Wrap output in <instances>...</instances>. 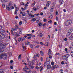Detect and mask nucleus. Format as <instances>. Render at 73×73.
Wrapping results in <instances>:
<instances>
[{
    "label": "nucleus",
    "mask_w": 73,
    "mask_h": 73,
    "mask_svg": "<svg viewBox=\"0 0 73 73\" xmlns=\"http://www.w3.org/2000/svg\"><path fill=\"white\" fill-rule=\"evenodd\" d=\"M38 35H39L38 36H39V37H42V36H43V35H42V33L38 34Z\"/></svg>",
    "instance_id": "obj_19"
},
{
    "label": "nucleus",
    "mask_w": 73,
    "mask_h": 73,
    "mask_svg": "<svg viewBox=\"0 0 73 73\" xmlns=\"http://www.w3.org/2000/svg\"><path fill=\"white\" fill-rule=\"evenodd\" d=\"M46 62H47V64H50V60L47 61H46Z\"/></svg>",
    "instance_id": "obj_26"
},
{
    "label": "nucleus",
    "mask_w": 73,
    "mask_h": 73,
    "mask_svg": "<svg viewBox=\"0 0 73 73\" xmlns=\"http://www.w3.org/2000/svg\"><path fill=\"white\" fill-rule=\"evenodd\" d=\"M25 69H28V68H27V66H25Z\"/></svg>",
    "instance_id": "obj_60"
},
{
    "label": "nucleus",
    "mask_w": 73,
    "mask_h": 73,
    "mask_svg": "<svg viewBox=\"0 0 73 73\" xmlns=\"http://www.w3.org/2000/svg\"><path fill=\"white\" fill-rule=\"evenodd\" d=\"M44 67H45L46 66V62H45L44 63Z\"/></svg>",
    "instance_id": "obj_36"
},
{
    "label": "nucleus",
    "mask_w": 73,
    "mask_h": 73,
    "mask_svg": "<svg viewBox=\"0 0 73 73\" xmlns=\"http://www.w3.org/2000/svg\"><path fill=\"white\" fill-rule=\"evenodd\" d=\"M51 64L52 65H54V62H52L51 63Z\"/></svg>",
    "instance_id": "obj_52"
},
{
    "label": "nucleus",
    "mask_w": 73,
    "mask_h": 73,
    "mask_svg": "<svg viewBox=\"0 0 73 73\" xmlns=\"http://www.w3.org/2000/svg\"><path fill=\"white\" fill-rule=\"evenodd\" d=\"M72 31H73V29H70L68 31V32H69V33H70L72 32Z\"/></svg>",
    "instance_id": "obj_20"
},
{
    "label": "nucleus",
    "mask_w": 73,
    "mask_h": 73,
    "mask_svg": "<svg viewBox=\"0 0 73 73\" xmlns=\"http://www.w3.org/2000/svg\"><path fill=\"white\" fill-rule=\"evenodd\" d=\"M40 52V54L42 55V56H43V55H44V53H43V52H42V51H41Z\"/></svg>",
    "instance_id": "obj_24"
},
{
    "label": "nucleus",
    "mask_w": 73,
    "mask_h": 73,
    "mask_svg": "<svg viewBox=\"0 0 73 73\" xmlns=\"http://www.w3.org/2000/svg\"><path fill=\"white\" fill-rule=\"evenodd\" d=\"M25 45H30V42H29L28 41H26L25 42Z\"/></svg>",
    "instance_id": "obj_12"
},
{
    "label": "nucleus",
    "mask_w": 73,
    "mask_h": 73,
    "mask_svg": "<svg viewBox=\"0 0 73 73\" xmlns=\"http://www.w3.org/2000/svg\"><path fill=\"white\" fill-rule=\"evenodd\" d=\"M59 54H60V53H56V54L55 55H59Z\"/></svg>",
    "instance_id": "obj_61"
},
{
    "label": "nucleus",
    "mask_w": 73,
    "mask_h": 73,
    "mask_svg": "<svg viewBox=\"0 0 73 73\" xmlns=\"http://www.w3.org/2000/svg\"><path fill=\"white\" fill-rule=\"evenodd\" d=\"M17 11H18V10H17V9H16L15 11L14 14L16 15H17Z\"/></svg>",
    "instance_id": "obj_18"
},
{
    "label": "nucleus",
    "mask_w": 73,
    "mask_h": 73,
    "mask_svg": "<svg viewBox=\"0 0 73 73\" xmlns=\"http://www.w3.org/2000/svg\"><path fill=\"white\" fill-rule=\"evenodd\" d=\"M43 21L44 22H46V19H44Z\"/></svg>",
    "instance_id": "obj_54"
},
{
    "label": "nucleus",
    "mask_w": 73,
    "mask_h": 73,
    "mask_svg": "<svg viewBox=\"0 0 73 73\" xmlns=\"http://www.w3.org/2000/svg\"><path fill=\"white\" fill-rule=\"evenodd\" d=\"M0 73H4V69H0Z\"/></svg>",
    "instance_id": "obj_8"
},
{
    "label": "nucleus",
    "mask_w": 73,
    "mask_h": 73,
    "mask_svg": "<svg viewBox=\"0 0 73 73\" xmlns=\"http://www.w3.org/2000/svg\"><path fill=\"white\" fill-rule=\"evenodd\" d=\"M46 25V23H44L43 25V27H44V26H45Z\"/></svg>",
    "instance_id": "obj_53"
},
{
    "label": "nucleus",
    "mask_w": 73,
    "mask_h": 73,
    "mask_svg": "<svg viewBox=\"0 0 73 73\" xmlns=\"http://www.w3.org/2000/svg\"><path fill=\"white\" fill-rule=\"evenodd\" d=\"M53 8H51V9H50V11L51 12H53Z\"/></svg>",
    "instance_id": "obj_29"
},
{
    "label": "nucleus",
    "mask_w": 73,
    "mask_h": 73,
    "mask_svg": "<svg viewBox=\"0 0 73 73\" xmlns=\"http://www.w3.org/2000/svg\"><path fill=\"white\" fill-rule=\"evenodd\" d=\"M56 66H58V65H56L55 66H53L52 67V69H55V68H57V67H56Z\"/></svg>",
    "instance_id": "obj_14"
},
{
    "label": "nucleus",
    "mask_w": 73,
    "mask_h": 73,
    "mask_svg": "<svg viewBox=\"0 0 73 73\" xmlns=\"http://www.w3.org/2000/svg\"><path fill=\"white\" fill-rule=\"evenodd\" d=\"M28 2H27V3L25 4V7L24 8H23V9L24 10H27V8L28 7Z\"/></svg>",
    "instance_id": "obj_4"
},
{
    "label": "nucleus",
    "mask_w": 73,
    "mask_h": 73,
    "mask_svg": "<svg viewBox=\"0 0 73 73\" xmlns=\"http://www.w3.org/2000/svg\"><path fill=\"white\" fill-rule=\"evenodd\" d=\"M14 6H15V8H16V9H17V7H16V4H14Z\"/></svg>",
    "instance_id": "obj_63"
},
{
    "label": "nucleus",
    "mask_w": 73,
    "mask_h": 73,
    "mask_svg": "<svg viewBox=\"0 0 73 73\" xmlns=\"http://www.w3.org/2000/svg\"><path fill=\"white\" fill-rule=\"evenodd\" d=\"M22 24V22L21 21L19 22V24L20 25H21V24Z\"/></svg>",
    "instance_id": "obj_55"
},
{
    "label": "nucleus",
    "mask_w": 73,
    "mask_h": 73,
    "mask_svg": "<svg viewBox=\"0 0 73 73\" xmlns=\"http://www.w3.org/2000/svg\"><path fill=\"white\" fill-rule=\"evenodd\" d=\"M2 46L3 48V49H4L5 48H6V46H7V44H3Z\"/></svg>",
    "instance_id": "obj_10"
},
{
    "label": "nucleus",
    "mask_w": 73,
    "mask_h": 73,
    "mask_svg": "<svg viewBox=\"0 0 73 73\" xmlns=\"http://www.w3.org/2000/svg\"><path fill=\"white\" fill-rule=\"evenodd\" d=\"M33 11H36L37 10V9H36L35 7H34L33 8Z\"/></svg>",
    "instance_id": "obj_33"
},
{
    "label": "nucleus",
    "mask_w": 73,
    "mask_h": 73,
    "mask_svg": "<svg viewBox=\"0 0 73 73\" xmlns=\"http://www.w3.org/2000/svg\"><path fill=\"white\" fill-rule=\"evenodd\" d=\"M71 35V33L69 32H68L67 33V35H66V36L67 37H68L69 36Z\"/></svg>",
    "instance_id": "obj_13"
},
{
    "label": "nucleus",
    "mask_w": 73,
    "mask_h": 73,
    "mask_svg": "<svg viewBox=\"0 0 73 73\" xmlns=\"http://www.w3.org/2000/svg\"><path fill=\"white\" fill-rule=\"evenodd\" d=\"M42 25V24H41V23H38V25L40 27H41V26Z\"/></svg>",
    "instance_id": "obj_35"
},
{
    "label": "nucleus",
    "mask_w": 73,
    "mask_h": 73,
    "mask_svg": "<svg viewBox=\"0 0 73 73\" xmlns=\"http://www.w3.org/2000/svg\"><path fill=\"white\" fill-rule=\"evenodd\" d=\"M28 39H29H29L31 38V36H29L27 37Z\"/></svg>",
    "instance_id": "obj_48"
},
{
    "label": "nucleus",
    "mask_w": 73,
    "mask_h": 73,
    "mask_svg": "<svg viewBox=\"0 0 73 73\" xmlns=\"http://www.w3.org/2000/svg\"><path fill=\"white\" fill-rule=\"evenodd\" d=\"M22 15L23 16H25V13H23Z\"/></svg>",
    "instance_id": "obj_31"
},
{
    "label": "nucleus",
    "mask_w": 73,
    "mask_h": 73,
    "mask_svg": "<svg viewBox=\"0 0 73 73\" xmlns=\"http://www.w3.org/2000/svg\"><path fill=\"white\" fill-rule=\"evenodd\" d=\"M7 58V55L5 53H2L0 55V60L3 59L4 60Z\"/></svg>",
    "instance_id": "obj_2"
},
{
    "label": "nucleus",
    "mask_w": 73,
    "mask_h": 73,
    "mask_svg": "<svg viewBox=\"0 0 73 73\" xmlns=\"http://www.w3.org/2000/svg\"><path fill=\"white\" fill-rule=\"evenodd\" d=\"M36 20V18H34L33 19V21H35Z\"/></svg>",
    "instance_id": "obj_38"
},
{
    "label": "nucleus",
    "mask_w": 73,
    "mask_h": 73,
    "mask_svg": "<svg viewBox=\"0 0 73 73\" xmlns=\"http://www.w3.org/2000/svg\"><path fill=\"white\" fill-rule=\"evenodd\" d=\"M3 49V48L2 46H0V50H2V49Z\"/></svg>",
    "instance_id": "obj_30"
},
{
    "label": "nucleus",
    "mask_w": 73,
    "mask_h": 73,
    "mask_svg": "<svg viewBox=\"0 0 73 73\" xmlns=\"http://www.w3.org/2000/svg\"><path fill=\"white\" fill-rule=\"evenodd\" d=\"M36 56H37V57H39L40 56V54H38L37 55H36Z\"/></svg>",
    "instance_id": "obj_56"
},
{
    "label": "nucleus",
    "mask_w": 73,
    "mask_h": 73,
    "mask_svg": "<svg viewBox=\"0 0 73 73\" xmlns=\"http://www.w3.org/2000/svg\"><path fill=\"white\" fill-rule=\"evenodd\" d=\"M43 13L42 12L40 13V15H41V16H43Z\"/></svg>",
    "instance_id": "obj_62"
},
{
    "label": "nucleus",
    "mask_w": 73,
    "mask_h": 73,
    "mask_svg": "<svg viewBox=\"0 0 73 73\" xmlns=\"http://www.w3.org/2000/svg\"><path fill=\"white\" fill-rule=\"evenodd\" d=\"M16 30H17V29L16 28H13L12 29L11 31V34L13 35H15L16 37H19L20 36V34H17V33L14 32V33L13 32V31H16Z\"/></svg>",
    "instance_id": "obj_1"
},
{
    "label": "nucleus",
    "mask_w": 73,
    "mask_h": 73,
    "mask_svg": "<svg viewBox=\"0 0 73 73\" xmlns=\"http://www.w3.org/2000/svg\"><path fill=\"white\" fill-rule=\"evenodd\" d=\"M45 46H48V45H49V43L46 42L44 44Z\"/></svg>",
    "instance_id": "obj_22"
},
{
    "label": "nucleus",
    "mask_w": 73,
    "mask_h": 73,
    "mask_svg": "<svg viewBox=\"0 0 73 73\" xmlns=\"http://www.w3.org/2000/svg\"><path fill=\"white\" fill-rule=\"evenodd\" d=\"M2 62H0V67H1L2 66Z\"/></svg>",
    "instance_id": "obj_43"
},
{
    "label": "nucleus",
    "mask_w": 73,
    "mask_h": 73,
    "mask_svg": "<svg viewBox=\"0 0 73 73\" xmlns=\"http://www.w3.org/2000/svg\"><path fill=\"white\" fill-rule=\"evenodd\" d=\"M69 40H73V36H70L69 37Z\"/></svg>",
    "instance_id": "obj_21"
},
{
    "label": "nucleus",
    "mask_w": 73,
    "mask_h": 73,
    "mask_svg": "<svg viewBox=\"0 0 73 73\" xmlns=\"http://www.w3.org/2000/svg\"><path fill=\"white\" fill-rule=\"evenodd\" d=\"M6 9L8 11H11V7L9 6H6Z\"/></svg>",
    "instance_id": "obj_6"
},
{
    "label": "nucleus",
    "mask_w": 73,
    "mask_h": 73,
    "mask_svg": "<svg viewBox=\"0 0 73 73\" xmlns=\"http://www.w3.org/2000/svg\"><path fill=\"white\" fill-rule=\"evenodd\" d=\"M21 4L22 5H24V3L22 2L21 3Z\"/></svg>",
    "instance_id": "obj_45"
},
{
    "label": "nucleus",
    "mask_w": 73,
    "mask_h": 73,
    "mask_svg": "<svg viewBox=\"0 0 73 73\" xmlns=\"http://www.w3.org/2000/svg\"><path fill=\"white\" fill-rule=\"evenodd\" d=\"M46 61H50V59L49 57H47L46 58Z\"/></svg>",
    "instance_id": "obj_23"
},
{
    "label": "nucleus",
    "mask_w": 73,
    "mask_h": 73,
    "mask_svg": "<svg viewBox=\"0 0 73 73\" xmlns=\"http://www.w3.org/2000/svg\"><path fill=\"white\" fill-rule=\"evenodd\" d=\"M21 29H19V31H20V33H21Z\"/></svg>",
    "instance_id": "obj_47"
},
{
    "label": "nucleus",
    "mask_w": 73,
    "mask_h": 73,
    "mask_svg": "<svg viewBox=\"0 0 73 73\" xmlns=\"http://www.w3.org/2000/svg\"><path fill=\"white\" fill-rule=\"evenodd\" d=\"M52 22V20H50V21H48V23H51Z\"/></svg>",
    "instance_id": "obj_57"
},
{
    "label": "nucleus",
    "mask_w": 73,
    "mask_h": 73,
    "mask_svg": "<svg viewBox=\"0 0 73 73\" xmlns=\"http://www.w3.org/2000/svg\"><path fill=\"white\" fill-rule=\"evenodd\" d=\"M49 18H50V19H52L53 18V16L52 15H50Z\"/></svg>",
    "instance_id": "obj_32"
},
{
    "label": "nucleus",
    "mask_w": 73,
    "mask_h": 73,
    "mask_svg": "<svg viewBox=\"0 0 73 73\" xmlns=\"http://www.w3.org/2000/svg\"><path fill=\"white\" fill-rule=\"evenodd\" d=\"M22 46L23 50L24 49L26 50V49H27V48H26V46H24L23 45H22Z\"/></svg>",
    "instance_id": "obj_17"
},
{
    "label": "nucleus",
    "mask_w": 73,
    "mask_h": 73,
    "mask_svg": "<svg viewBox=\"0 0 73 73\" xmlns=\"http://www.w3.org/2000/svg\"><path fill=\"white\" fill-rule=\"evenodd\" d=\"M26 35H27V36H32V34H27Z\"/></svg>",
    "instance_id": "obj_28"
},
{
    "label": "nucleus",
    "mask_w": 73,
    "mask_h": 73,
    "mask_svg": "<svg viewBox=\"0 0 73 73\" xmlns=\"http://www.w3.org/2000/svg\"><path fill=\"white\" fill-rule=\"evenodd\" d=\"M46 6L47 7H49V5L47 3L46 4Z\"/></svg>",
    "instance_id": "obj_46"
},
{
    "label": "nucleus",
    "mask_w": 73,
    "mask_h": 73,
    "mask_svg": "<svg viewBox=\"0 0 73 73\" xmlns=\"http://www.w3.org/2000/svg\"><path fill=\"white\" fill-rule=\"evenodd\" d=\"M36 69H37V70H39V68H38V66L36 67Z\"/></svg>",
    "instance_id": "obj_37"
},
{
    "label": "nucleus",
    "mask_w": 73,
    "mask_h": 73,
    "mask_svg": "<svg viewBox=\"0 0 73 73\" xmlns=\"http://www.w3.org/2000/svg\"><path fill=\"white\" fill-rule=\"evenodd\" d=\"M30 46L31 48H33V46L32 45V44H31L30 45Z\"/></svg>",
    "instance_id": "obj_49"
},
{
    "label": "nucleus",
    "mask_w": 73,
    "mask_h": 73,
    "mask_svg": "<svg viewBox=\"0 0 73 73\" xmlns=\"http://www.w3.org/2000/svg\"><path fill=\"white\" fill-rule=\"evenodd\" d=\"M46 67L47 69H49L51 68V66L50 64H48L47 65Z\"/></svg>",
    "instance_id": "obj_7"
},
{
    "label": "nucleus",
    "mask_w": 73,
    "mask_h": 73,
    "mask_svg": "<svg viewBox=\"0 0 73 73\" xmlns=\"http://www.w3.org/2000/svg\"><path fill=\"white\" fill-rule=\"evenodd\" d=\"M72 23V21L70 20H68L66 22L65 25L66 26H68V25H71V24Z\"/></svg>",
    "instance_id": "obj_3"
},
{
    "label": "nucleus",
    "mask_w": 73,
    "mask_h": 73,
    "mask_svg": "<svg viewBox=\"0 0 73 73\" xmlns=\"http://www.w3.org/2000/svg\"><path fill=\"white\" fill-rule=\"evenodd\" d=\"M18 41H19V42H20V41H21V40H22L21 39V38H18Z\"/></svg>",
    "instance_id": "obj_25"
},
{
    "label": "nucleus",
    "mask_w": 73,
    "mask_h": 73,
    "mask_svg": "<svg viewBox=\"0 0 73 73\" xmlns=\"http://www.w3.org/2000/svg\"><path fill=\"white\" fill-rule=\"evenodd\" d=\"M60 5H61V4H62L63 3H64V1H63V0H60Z\"/></svg>",
    "instance_id": "obj_15"
},
{
    "label": "nucleus",
    "mask_w": 73,
    "mask_h": 73,
    "mask_svg": "<svg viewBox=\"0 0 73 73\" xmlns=\"http://www.w3.org/2000/svg\"><path fill=\"white\" fill-rule=\"evenodd\" d=\"M10 8L11 9H14V7L13 6L10 7Z\"/></svg>",
    "instance_id": "obj_39"
},
{
    "label": "nucleus",
    "mask_w": 73,
    "mask_h": 73,
    "mask_svg": "<svg viewBox=\"0 0 73 73\" xmlns=\"http://www.w3.org/2000/svg\"><path fill=\"white\" fill-rule=\"evenodd\" d=\"M69 57V54H67V57L66 58H68Z\"/></svg>",
    "instance_id": "obj_41"
},
{
    "label": "nucleus",
    "mask_w": 73,
    "mask_h": 73,
    "mask_svg": "<svg viewBox=\"0 0 73 73\" xmlns=\"http://www.w3.org/2000/svg\"><path fill=\"white\" fill-rule=\"evenodd\" d=\"M21 55H19V57H18V59H19V58H21Z\"/></svg>",
    "instance_id": "obj_51"
},
{
    "label": "nucleus",
    "mask_w": 73,
    "mask_h": 73,
    "mask_svg": "<svg viewBox=\"0 0 73 73\" xmlns=\"http://www.w3.org/2000/svg\"><path fill=\"white\" fill-rule=\"evenodd\" d=\"M47 4H49V5H50V1H48L47 3Z\"/></svg>",
    "instance_id": "obj_42"
},
{
    "label": "nucleus",
    "mask_w": 73,
    "mask_h": 73,
    "mask_svg": "<svg viewBox=\"0 0 73 73\" xmlns=\"http://www.w3.org/2000/svg\"><path fill=\"white\" fill-rule=\"evenodd\" d=\"M4 32H5V31H4V30L3 29L1 30L0 32V35L3 33H4Z\"/></svg>",
    "instance_id": "obj_9"
},
{
    "label": "nucleus",
    "mask_w": 73,
    "mask_h": 73,
    "mask_svg": "<svg viewBox=\"0 0 73 73\" xmlns=\"http://www.w3.org/2000/svg\"><path fill=\"white\" fill-rule=\"evenodd\" d=\"M9 7H11V6L12 5V3H9Z\"/></svg>",
    "instance_id": "obj_59"
},
{
    "label": "nucleus",
    "mask_w": 73,
    "mask_h": 73,
    "mask_svg": "<svg viewBox=\"0 0 73 73\" xmlns=\"http://www.w3.org/2000/svg\"><path fill=\"white\" fill-rule=\"evenodd\" d=\"M61 64L62 65H64V64H65V63H64V61H62V62Z\"/></svg>",
    "instance_id": "obj_34"
},
{
    "label": "nucleus",
    "mask_w": 73,
    "mask_h": 73,
    "mask_svg": "<svg viewBox=\"0 0 73 73\" xmlns=\"http://www.w3.org/2000/svg\"><path fill=\"white\" fill-rule=\"evenodd\" d=\"M28 72L29 73H32L33 72H32V71H28Z\"/></svg>",
    "instance_id": "obj_58"
},
{
    "label": "nucleus",
    "mask_w": 73,
    "mask_h": 73,
    "mask_svg": "<svg viewBox=\"0 0 73 73\" xmlns=\"http://www.w3.org/2000/svg\"><path fill=\"white\" fill-rule=\"evenodd\" d=\"M35 4H36V2L34 1V3L32 5V7H33V6L35 5Z\"/></svg>",
    "instance_id": "obj_27"
},
{
    "label": "nucleus",
    "mask_w": 73,
    "mask_h": 73,
    "mask_svg": "<svg viewBox=\"0 0 73 73\" xmlns=\"http://www.w3.org/2000/svg\"><path fill=\"white\" fill-rule=\"evenodd\" d=\"M29 16H31V17H34V15H32L31 13H29Z\"/></svg>",
    "instance_id": "obj_16"
},
{
    "label": "nucleus",
    "mask_w": 73,
    "mask_h": 73,
    "mask_svg": "<svg viewBox=\"0 0 73 73\" xmlns=\"http://www.w3.org/2000/svg\"><path fill=\"white\" fill-rule=\"evenodd\" d=\"M50 54H51V50H50V49H49L48 50V54L49 56H50Z\"/></svg>",
    "instance_id": "obj_11"
},
{
    "label": "nucleus",
    "mask_w": 73,
    "mask_h": 73,
    "mask_svg": "<svg viewBox=\"0 0 73 73\" xmlns=\"http://www.w3.org/2000/svg\"><path fill=\"white\" fill-rule=\"evenodd\" d=\"M4 37H5V35H4L2 34L0 35V38L2 39H3Z\"/></svg>",
    "instance_id": "obj_5"
},
{
    "label": "nucleus",
    "mask_w": 73,
    "mask_h": 73,
    "mask_svg": "<svg viewBox=\"0 0 73 73\" xmlns=\"http://www.w3.org/2000/svg\"><path fill=\"white\" fill-rule=\"evenodd\" d=\"M40 46H39V45H38L37 46H36V47L35 48H39V47Z\"/></svg>",
    "instance_id": "obj_50"
},
{
    "label": "nucleus",
    "mask_w": 73,
    "mask_h": 73,
    "mask_svg": "<svg viewBox=\"0 0 73 73\" xmlns=\"http://www.w3.org/2000/svg\"><path fill=\"white\" fill-rule=\"evenodd\" d=\"M50 59L52 58V56H49V57H48Z\"/></svg>",
    "instance_id": "obj_64"
},
{
    "label": "nucleus",
    "mask_w": 73,
    "mask_h": 73,
    "mask_svg": "<svg viewBox=\"0 0 73 73\" xmlns=\"http://www.w3.org/2000/svg\"><path fill=\"white\" fill-rule=\"evenodd\" d=\"M2 7L3 8H5V5L4 4H3L2 5Z\"/></svg>",
    "instance_id": "obj_40"
},
{
    "label": "nucleus",
    "mask_w": 73,
    "mask_h": 73,
    "mask_svg": "<svg viewBox=\"0 0 73 73\" xmlns=\"http://www.w3.org/2000/svg\"><path fill=\"white\" fill-rule=\"evenodd\" d=\"M13 60H11L10 61V63H11V64H12V63H13Z\"/></svg>",
    "instance_id": "obj_44"
}]
</instances>
